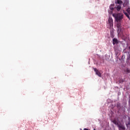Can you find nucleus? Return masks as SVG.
Listing matches in <instances>:
<instances>
[{"instance_id": "obj_1", "label": "nucleus", "mask_w": 130, "mask_h": 130, "mask_svg": "<svg viewBox=\"0 0 130 130\" xmlns=\"http://www.w3.org/2000/svg\"><path fill=\"white\" fill-rule=\"evenodd\" d=\"M115 18L117 23H120L122 20V19H123V15L121 13H118L117 14H116Z\"/></svg>"}, {"instance_id": "obj_2", "label": "nucleus", "mask_w": 130, "mask_h": 130, "mask_svg": "<svg viewBox=\"0 0 130 130\" xmlns=\"http://www.w3.org/2000/svg\"><path fill=\"white\" fill-rule=\"evenodd\" d=\"M113 123H114V124H116V125H117L119 130H125V127H124L123 125L119 124L118 122L116 121V119L113 120Z\"/></svg>"}, {"instance_id": "obj_3", "label": "nucleus", "mask_w": 130, "mask_h": 130, "mask_svg": "<svg viewBox=\"0 0 130 130\" xmlns=\"http://www.w3.org/2000/svg\"><path fill=\"white\" fill-rule=\"evenodd\" d=\"M108 23L109 24L110 27H112V26H113V20L112 18L109 17L108 19Z\"/></svg>"}, {"instance_id": "obj_4", "label": "nucleus", "mask_w": 130, "mask_h": 130, "mask_svg": "<svg viewBox=\"0 0 130 130\" xmlns=\"http://www.w3.org/2000/svg\"><path fill=\"white\" fill-rule=\"evenodd\" d=\"M93 70L94 71L97 76H99V77H101V73H100V72L96 68H93Z\"/></svg>"}, {"instance_id": "obj_5", "label": "nucleus", "mask_w": 130, "mask_h": 130, "mask_svg": "<svg viewBox=\"0 0 130 130\" xmlns=\"http://www.w3.org/2000/svg\"><path fill=\"white\" fill-rule=\"evenodd\" d=\"M123 2H124V3L123 4V6L124 7H126V6H128V4H129L128 0H124Z\"/></svg>"}, {"instance_id": "obj_6", "label": "nucleus", "mask_w": 130, "mask_h": 130, "mask_svg": "<svg viewBox=\"0 0 130 130\" xmlns=\"http://www.w3.org/2000/svg\"><path fill=\"white\" fill-rule=\"evenodd\" d=\"M113 45H115V44H118V40H117V39L114 38L113 39Z\"/></svg>"}, {"instance_id": "obj_7", "label": "nucleus", "mask_w": 130, "mask_h": 130, "mask_svg": "<svg viewBox=\"0 0 130 130\" xmlns=\"http://www.w3.org/2000/svg\"><path fill=\"white\" fill-rule=\"evenodd\" d=\"M115 4H118V5H121L122 4V1L121 0H115Z\"/></svg>"}, {"instance_id": "obj_8", "label": "nucleus", "mask_w": 130, "mask_h": 130, "mask_svg": "<svg viewBox=\"0 0 130 130\" xmlns=\"http://www.w3.org/2000/svg\"><path fill=\"white\" fill-rule=\"evenodd\" d=\"M116 9L117 11L119 12V11H120V10H121V6H120V5H117L116 7Z\"/></svg>"}, {"instance_id": "obj_9", "label": "nucleus", "mask_w": 130, "mask_h": 130, "mask_svg": "<svg viewBox=\"0 0 130 130\" xmlns=\"http://www.w3.org/2000/svg\"><path fill=\"white\" fill-rule=\"evenodd\" d=\"M126 125L127 127L130 125V117H128V121L126 123Z\"/></svg>"}, {"instance_id": "obj_10", "label": "nucleus", "mask_w": 130, "mask_h": 130, "mask_svg": "<svg viewBox=\"0 0 130 130\" xmlns=\"http://www.w3.org/2000/svg\"><path fill=\"white\" fill-rule=\"evenodd\" d=\"M116 26L118 29H120V27H121V22H117Z\"/></svg>"}, {"instance_id": "obj_11", "label": "nucleus", "mask_w": 130, "mask_h": 130, "mask_svg": "<svg viewBox=\"0 0 130 130\" xmlns=\"http://www.w3.org/2000/svg\"><path fill=\"white\" fill-rule=\"evenodd\" d=\"M126 12L128 13L129 15H130V8H128L126 9Z\"/></svg>"}, {"instance_id": "obj_12", "label": "nucleus", "mask_w": 130, "mask_h": 130, "mask_svg": "<svg viewBox=\"0 0 130 130\" xmlns=\"http://www.w3.org/2000/svg\"><path fill=\"white\" fill-rule=\"evenodd\" d=\"M129 59H130V54L129 53H128L127 56V60H129Z\"/></svg>"}, {"instance_id": "obj_13", "label": "nucleus", "mask_w": 130, "mask_h": 130, "mask_svg": "<svg viewBox=\"0 0 130 130\" xmlns=\"http://www.w3.org/2000/svg\"><path fill=\"white\" fill-rule=\"evenodd\" d=\"M126 73H127L128 74H129L130 73V70L128 69H127L126 70Z\"/></svg>"}, {"instance_id": "obj_14", "label": "nucleus", "mask_w": 130, "mask_h": 130, "mask_svg": "<svg viewBox=\"0 0 130 130\" xmlns=\"http://www.w3.org/2000/svg\"><path fill=\"white\" fill-rule=\"evenodd\" d=\"M117 107H120V103H118L117 104Z\"/></svg>"}, {"instance_id": "obj_15", "label": "nucleus", "mask_w": 130, "mask_h": 130, "mask_svg": "<svg viewBox=\"0 0 130 130\" xmlns=\"http://www.w3.org/2000/svg\"><path fill=\"white\" fill-rule=\"evenodd\" d=\"M110 10H112V11H113V10H114L113 8L111 6L110 7Z\"/></svg>"}, {"instance_id": "obj_16", "label": "nucleus", "mask_w": 130, "mask_h": 130, "mask_svg": "<svg viewBox=\"0 0 130 130\" xmlns=\"http://www.w3.org/2000/svg\"><path fill=\"white\" fill-rule=\"evenodd\" d=\"M83 130H90V129H88V128H84Z\"/></svg>"}, {"instance_id": "obj_17", "label": "nucleus", "mask_w": 130, "mask_h": 130, "mask_svg": "<svg viewBox=\"0 0 130 130\" xmlns=\"http://www.w3.org/2000/svg\"><path fill=\"white\" fill-rule=\"evenodd\" d=\"M123 57H124V56L123 55V56H122V58H123Z\"/></svg>"}, {"instance_id": "obj_18", "label": "nucleus", "mask_w": 130, "mask_h": 130, "mask_svg": "<svg viewBox=\"0 0 130 130\" xmlns=\"http://www.w3.org/2000/svg\"><path fill=\"white\" fill-rule=\"evenodd\" d=\"M128 49H129V50H130V46H129Z\"/></svg>"}, {"instance_id": "obj_19", "label": "nucleus", "mask_w": 130, "mask_h": 130, "mask_svg": "<svg viewBox=\"0 0 130 130\" xmlns=\"http://www.w3.org/2000/svg\"><path fill=\"white\" fill-rule=\"evenodd\" d=\"M122 82H123V80H122Z\"/></svg>"}]
</instances>
